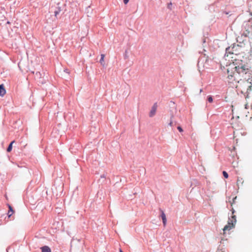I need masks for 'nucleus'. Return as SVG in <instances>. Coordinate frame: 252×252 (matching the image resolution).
I'll use <instances>...</instances> for the list:
<instances>
[{"label": "nucleus", "instance_id": "7ed1b4c3", "mask_svg": "<svg viewBox=\"0 0 252 252\" xmlns=\"http://www.w3.org/2000/svg\"><path fill=\"white\" fill-rule=\"evenodd\" d=\"M157 104L155 103L152 107L151 110L149 113L150 117H153L156 114L157 109Z\"/></svg>", "mask_w": 252, "mask_h": 252}, {"label": "nucleus", "instance_id": "9d476101", "mask_svg": "<svg viewBox=\"0 0 252 252\" xmlns=\"http://www.w3.org/2000/svg\"><path fill=\"white\" fill-rule=\"evenodd\" d=\"M161 218H162L163 225H164V226H165L166 224V218L165 215L163 212H162V213L161 214Z\"/></svg>", "mask_w": 252, "mask_h": 252}, {"label": "nucleus", "instance_id": "6ab92c4d", "mask_svg": "<svg viewBox=\"0 0 252 252\" xmlns=\"http://www.w3.org/2000/svg\"><path fill=\"white\" fill-rule=\"evenodd\" d=\"M172 124H173L172 122V121H171V122L169 123V125L170 126H172Z\"/></svg>", "mask_w": 252, "mask_h": 252}, {"label": "nucleus", "instance_id": "1a4fd4ad", "mask_svg": "<svg viewBox=\"0 0 252 252\" xmlns=\"http://www.w3.org/2000/svg\"><path fill=\"white\" fill-rule=\"evenodd\" d=\"M244 181L242 178L239 177L237 179V185L238 187L243 185Z\"/></svg>", "mask_w": 252, "mask_h": 252}, {"label": "nucleus", "instance_id": "4468645a", "mask_svg": "<svg viewBox=\"0 0 252 252\" xmlns=\"http://www.w3.org/2000/svg\"><path fill=\"white\" fill-rule=\"evenodd\" d=\"M222 174L225 178H227L228 177V175L226 171H223Z\"/></svg>", "mask_w": 252, "mask_h": 252}, {"label": "nucleus", "instance_id": "39448f33", "mask_svg": "<svg viewBox=\"0 0 252 252\" xmlns=\"http://www.w3.org/2000/svg\"><path fill=\"white\" fill-rule=\"evenodd\" d=\"M7 206L9 209V210L7 213V215L8 217H10L14 214V211L13 210L12 206L10 205L7 204Z\"/></svg>", "mask_w": 252, "mask_h": 252}, {"label": "nucleus", "instance_id": "2eb2a0df", "mask_svg": "<svg viewBox=\"0 0 252 252\" xmlns=\"http://www.w3.org/2000/svg\"><path fill=\"white\" fill-rule=\"evenodd\" d=\"M208 100L209 102L211 103L213 101V98L211 96H209Z\"/></svg>", "mask_w": 252, "mask_h": 252}, {"label": "nucleus", "instance_id": "ddd939ff", "mask_svg": "<svg viewBox=\"0 0 252 252\" xmlns=\"http://www.w3.org/2000/svg\"><path fill=\"white\" fill-rule=\"evenodd\" d=\"M104 54H101V59H100V62L101 64L103 63L104 62Z\"/></svg>", "mask_w": 252, "mask_h": 252}, {"label": "nucleus", "instance_id": "f257e3e1", "mask_svg": "<svg viewBox=\"0 0 252 252\" xmlns=\"http://www.w3.org/2000/svg\"><path fill=\"white\" fill-rule=\"evenodd\" d=\"M236 72H231L227 69L228 82L232 83L237 90L243 94L246 97L249 96L252 91V77L248 68L242 66L238 69L235 67Z\"/></svg>", "mask_w": 252, "mask_h": 252}, {"label": "nucleus", "instance_id": "f03ea898", "mask_svg": "<svg viewBox=\"0 0 252 252\" xmlns=\"http://www.w3.org/2000/svg\"><path fill=\"white\" fill-rule=\"evenodd\" d=\"M236 222V216L235 215L232 216V219L229 220L227 224L224 227L223 229V234H225L227 231H229L235 227Z\"/></svg>", "mask_w": 252, "mask_h": 252}, {"label": "nucleus", "instance_id": "6e6552de", "mask_svg": "<svg viewBox=\"0 0 252 252\" xmlns=\"http://www.w3.org/2000/svg\"><path fill=\"white\" fill-rule=\"evenodd\" d=\"M216 252H228L226 249L223 246L219 247Z\"/></svg>", "mask_w": 252, "mask_h": 252}, {"label": "nucleus", "instance_id": "4be33fe9", "mask_svg": "<svg viewBox=\"0 0 252 252\" xmlns=\"http://www.w3.org/2000/svg\"><path fill=\"white\" fill-rule=\"evenodd\" d=\"M120 252H123L121 249H120Z\"/></svg>", "mask_w": 252, "mask_h": 252}, {"label": "nucleus", "instance_id": "20e7f679", "mask_svg": "<svg viewBox=\"0 0 252 252\" xmlns=\"http://www.w3.org/2000/svg\"><path fill=\"white\" fill-rule=\"evenodd\" d=\"M243 35L246 37H248L252 39V31H249L248 30H246L243 32Z\"/></svg>", "mask_w": 252, "mask_h": 252}, {"label": "nucleus", "instance_id": "412c9836", "mask_svg": "<svg viewBox=\"0 0 252 252\" xmlns=\"http://www.w3.org/2000/svg\"><path fill=\"white\" fill-rule=\"evenodd\" d=\"M231 211H232V214H233L234 213V212H235V211H234V210L233 209V208H232V209Z\"/></svg>", "mask_w": 252, "mask_h": 252}, {"label": "nucleus", "instance_id": "0eeeda50", "mask_svg": "<svg viewBox=\"0 0 252 252\" xmlns=\"http://www.w3.org/2000/svg\"><path fill=\"white\" fill-rule=\"evenodd\" d=\"M42 252H51L50 248L48 246H44L41 248Z\"/></svg>", "mask_w": 252, "mask_h": 252}, {"label": "nucleus", "instance_id": "9b49d317", "mask_svg": "<svg viewBox=\"0 0 252 252\" xmlns=\"http://www.w3.org/2000/svg\"><path fill=\"white\" fill-rule=\"evenodd\" d=\"M61 9L60 7H58L55 11H54V14H55V17L56 18V19H57L58 17V15L61 12Z\"/></svg>", "mask_w": 252, "mask_h": 252}, {"label": "nucleus", "instance_id": "423d86ee", "mask_svg": "<svg viewBox=\"0 0 252 252\" xmlns=\"http://www.w3.org/2000/svg\"><path fill=\"white\" fill-rule=\"evenodd\" d=\"M6 93L5 90L3 85H0V95L3 96Z\"/></svg>", "mask_w": 252, "mask_h": 252}, {"label": "nucleus", "instance_id": "a211bd4d", "mask_svg": "<svg viewBox=\"0 0 252 252\" xmlns=\"http://www.w3.org/2000/svg\"><path fill=\"white\" fill-rule=\"evenodd\" d=\"M124 0V2L125 4H127L129 1V0Z\"/></svg>", "mask_w": 252, "mask_h": 252}, {"label": "nucleus", "instance_id": "f8f14e48", "mask_svg": "<svg viewBox=\"0 0 252 252\" xmlns=\"http://www.w3.org/2000/svg\"><path fill=\"white\" fill-rule=\"evenodd\" d=\"M15 142V141H12L9 144V145L8 146L7 149V151L8 152H10L12 150V144Z\"/></svg>", "mask_w": 252, "mask_h": 252}, {"label": "nucleus", "instance_id": "aec40b11", "mask_svg": "<svg viewBox=\"0 0 252 252\" xmlns=\"http://www.w3.org/2000/svg\"><path fill=\"white\" fill-rule=\"evenodd\" d=\"M171 5H172V3H170L169 4H168V7L169 8H170V6H171Z\"/></svg>", "mask_w": 252, "mask_h": 252}, {"label": "nucleus", "instance_id": "f3484780", "mask_svg": "<svg viewBox=\"0 0 252 252\" xmlns=\"http://www.w3.org/2000/svg\"><path fill=\"white\" fill-rule=\"evenodd\" d=\"M236 198H237V197L236 196V197H235L233 199V201H232V202H231V206H232L233 204H234V202H235V200Z\"/></svg>", "mask_w": 252, "mask_h": 252}, {"label": "nucleus", "instance_id": "dca6fc26", "mask_svg": "<svg viewBox=\"0 0 252 252\" xmlns=\"http://www.w3.org/2000/svg\"><path fill=\"white\" fill-rule=\"evenodd\" d=\"M177 129H178V130H179L180 132H183V130L181 126H178L177 127Z\"/></svg>", "mask_w": 252, "mask_h": 252}]
</instances>
